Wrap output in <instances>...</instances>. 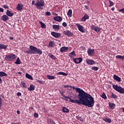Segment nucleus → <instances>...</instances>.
I'll return each instance as SVG.
<instances>
[{"label":"nucleus","instance_id":"nucleus-1","mask_svg":"<svg viewBox=\"0 0 124 124\" xmlns=\"http://www.w3.org/2000/svg\"><path fill=\"white\" fill-rule=\"evenodd\" d=\"M76 91L78 93V98L79 100H73L65 95H64L63 97L65 99L66 101H68V100H67L68 98L70 99V102H72V103H77L78 105L82 104V105L87 106L89 108H92L94 105V100L91 94H88V93L85 92L84 90L80 88H77Z\"/></svg>","mask_w":124,"mask_h":124},{"label":"nucleus","instance_id":"nucleus-2","mask_svg":"<svg viewBox=\"0 0 124 124\" xmlns=\"http://www.w3.org/2000/svg\"><path fill=\"white\" fill-rule=\"evenodd\" d=\"M30 50H28L26 51L27 54H31L35 55L36 54H38V55H42L43 52L39 48H37V47L30 46Z\"/></svg>","mask_w":124,"mask_h":124},{"label":"nucleus","instance_id":"nucleus-3","mask_svg":"<svg viewBox=\"0 0 124 124\" xmlns=\"http://www.w3.org/2000/svg\"><path fill=\"white\" fill-rule=\"evenodd\" d=\"M35 6L38 9L42 10L43 9V7L45 6V2H44V0H37L36 3L35 4Z\"/></svg>","mask_w":124,"mask_h":124},{"label":"nucleus","instance_id":"nucleus-4","mask_svg":"<svg viewBox=\"0 0 124 124\" xmlns=\"http://www.w3.org/2000/svg\"><path fill=\"white\" fill-rule=\"evenodd\" d=\"M112 88L118 93H124V88H122L121 86H118V85H112Z\"/></svg>","mask_w":124,"mask_h":124},{"label":"nucleus","instance_id":"nucleus-5","mask_svg":"<svg viewBox=\"0 0 124 124\" xmlns=\"http://www.w3.org/2000/svg\"><path fill=\"white\" fill-rule=\"evenodd\" d=\"M17 56L14 54H11L10 55H6L5 57V60H7L8 62H13L16 59Z\"/></svg>","mask_w":124,"mask_h":124},{"label":"nucleus","instance_id":"nucleus-6","mask_svg":"<svg viewBox=\"0 0 124 124\" xmlns=\"http://www.w3.org/2000/svg\"><path fill=\"white\" fill-rule=\"evenodd\" d=\"M73 61L75 63H77V64H78L83 62V59L81 57H79L78 58H73Z\"/></svg>","mask_w":124,"mask_h":124},{"label":"nucleus","instance_id":"nucleus-7","mask_svg":"<svg viewBox=\"0 0 124 124\" xmlns=\"http://www.w3.org/2000/svg\"><path fill=\"white\" fill-rule=\"evenodd\" d=\"M51 34L52 35V36H53V37H55V38H59L60 36H62V34H61V33H58L55 31H52L51 32Z\"/></svg>","mask_w":124,"mask_h":124},{"label":"nucleus","instance_id":"nucleus-8","mask_svg":"<svg viewBox=\"0 0 124 124\" xmlns=\"http://www.w3.org/2000/svg\"><path fill=\"white\" fill-rule=\"evenodd\" d=\"M91 29L93 31H96L97 32H99V31H100V28L94 25H92L91 26Z\"/></svg>","mask_w":124,"mask_h":124},{"label":"nucleus","instance_id":"nucleus-9","mask_svg":"<svg viewBox=\"0 0 124 124\" xmlns=\"http://www.w3.org/2000/svg\"><path fill=\"white\" fill-rule=\"evenodd\" d=\"M0 77H7V74L4 72H0V84H2V79Z\"/></svg>","mask_w":124,"mask_h":124},{"label":"nucleus","instance_id":"nucleus-10","mask_svg":"<svg viewBox=\"0 0 124 124\" xmlns=\"http://www.w3.org/2000/svg\"><path fill=\"white\" fill-rule=\"evenodd\" d=\"M76 25L77 26L79 31H81V32H85V30H84V27L82 26V25H80L79 24H76Z\"/></svg>","mask_w":124,"mask_h":124},{"label":"nucleus","instance_id":"nucleus-11","mask_svg":"<svg viewBox=\"0 0 124 124\" xmlns=\"http://www.w3.org/2000/svg\"><path fill=\"white\" fill-rule=\"evenodd\" d=\"M23 7H24V5L22 3H18L16 6V10L18 11H22L23 10Z\"/></svg>","mask_w":124,"mask_h":124},{"label":"nucleus","instance_id":"nucleus-12","mask_svg":"<svg viewBox=\"0 0 124 124\" xmlns=\"http://www.w3.org/2000/svg\"><path fill=\"white\" fill-rule=\"evenodd\" d=\"M63 34H65V35H67V36H72V35H73V33L67 30L63 31Z\"/></svg>","mask_w":124,"mask_h":124},{"label":"nucleus","instance_id":"nucleus-13","mask_svg":"<svg viewBox=\"0 0 124 124\" xmlns=\"http://www.w3.org/2000/svg\"><path fill=\"white\" fill-rule=\"evenodd\" d=\"M87 53L89 56H93V54H94V49H92L91 48H89L88 49Z\"/></svg>","mask_w":124,"mask_h":124},{"label":"nucleus","instance_id":"nucleus-14","mask_svg":"<svg viewBox=\"0 0 124 124\" xmlns=\"http://www.w3.org/2000/svg\"><path fill=\"white\" fill-rule=\"evenodd\" d=\"M86 63L90 65H93L95 63V61L91 59H87L86 60Z\"/></svg>","mask_w":124,"mask_h":124},{"label":"nucleus","instance_id":"nucleus-15","mask_svg":"<svg viewBox=\"0 0 124 124\" xmlns=\"http://www.w3.org/2000/svg\"><path fill=\"white\" fill-rule=\"evenodd\" d=\"M89 18H90V17H89V16H88L87 14H85L81 19V21L86 22V20L89 19Z\"/></svg>","mask_w":124,"mask_h":124},{"label":"nucleus","instance_id":"nucleus-16","mask_svg":"<svg viewBox=\"0 0 124 124\" xmlns=\"http://www.w3.org/2000/svg\"><path fill=\"white\" fill-rule=\"evenodd\" d=\"M53 20L54 21H57V22H62V18L60 16H57L53 17Z\"/></svg>","mask_w":124,"mask_h":124},{"label":"nucleus","instance_id":"nucleus-17","mask_svg":"<svg viewBox=\"0 0 124 124\" xmlns=\"http://www.w3.org/2000/svg\"><path fill=\"white\" fill-rule=\"evenodd\" d=\"M8 19H9V17L6 15H3L1 17V20L4 22H6Z\"/></svg>","mask_w":124,"mask_h":124},{"label":"nucleus","instance_id":"nucleus-18","mask_svg":"<svg viewBox=\"0 0 124 124\" xmlns=\"http://www.w3.org/2000/svg\"><path fill=\"white\" fill-rule=\"evenodd\" d=\"M113 79L115 80V81H117V82H121V78L116 75H113Z\"/></svg>","mask_w":124,"mask_h":124},{"label":"nucleus","instance_id":"nucleus-19","mask_svg":"<svg viewBox=\"0 0 124 124\" xmlns=\"http://www.w3.org/2000/svg\"><path fill=\"white\" fill-rule=\"evenodd\" d=\"M6 14L7 16H9V17H12V16L14 15V13H12L9 10L6 11Z\"/></svg>","mask_w":124,"mask_h":124},{"label":"nucleus","instance_id":"nucleus-20","mask_svg":"<svg viewBox=\"0 0 124 124\" xmlns=\"http://www.w3.org/2000/svg\"><path fill=\"white\" fill-rule=\"evenodd\" d=\"M67 50H68V47L62 46L60 48V52L62 53V52H65V51H67Z\"/></svg>","mask_w":124,"mask_h":124},{"label":"nucleus","instance_id":"nucleus-21","mask_svg":"<svg viewBox=\"0 0 124 124\" xmlns=\"http://www.w3.org/2000/svg\"><path fill=\"white\" fill-rule=\"evenodd\" d=\"M55 46V42L53 41H50L48 46H47L48 47H51V48H53Z\"/></svg>","mask_w":124,"mask_h":124},{"label":"nucleus","instance_id":"nucleus-22","mask_svg":"<svg viewBox=\"0 0 124 124\" xmlns=\"http://www.w3.org/2000/svg\"><path fill=\"white\" fill-rule=\"evenodd\" d=\"M109 95L110 97H111V98H114V99H116V98H117V94H115L113 92H110Z\"/></svg>","mask_w":124,"mask_h":124},{"label":"nucleus","instance_id":"nucleus-23","mask_svg":"<svg viewBox=\"0 0 124 124\" xmlns=\"http://www.w3.org/2000/svg\"><path fill=\"white\" fill-rule=\"evenodd\" d=\"M25 77L27 78V79H29V80H33V78H32V77L31 75L28 74V73H26Z\"/></svg>","mask_w":124,"mask_h":124},{"label":"nucleus","instance_id":"nucleus-24","mask_svg":"<svg viewBox=\"0 0 124 124\" xmlns=\"http://www.w3.org/2000/svg\"><path fill=\"white\" fill-rule=\"evenodd\" d=\"M108 106L110 107V108L112 109V110L115 109V107L116 106V105L114 103H109Z\"/></svg>","mask_w":124,"mask_h":124},{"label":"nucleus","instance_id":"nucleus-25","mask_svg":"<svg viewBox=\"0 0 124 124\" xmlns=\"http://www.w3.org/2000/svg\"><path fill=\"white\" fill-rule=\"evenodd\" d=\"M34 89H35L34 85L31 84V85H30V87L28 88V91L31 92L32 91H34Z\"/></svg>","mask_w":124,"mask_h":124},{"label":"nucleus","instance_id":"nucleus-26","mask_svg":"<svg viewBox=\"0 0 124 124\" xmlns=\"http://www.w3.org/2000/svg\"><path fill=\"white\" fill-rule=\"evenodd\" d=\"M20 87L21 88H24L25 89H27V84L23 81H21L20 83Z\"/></svg>","mask_w":124,"mask_h":124},{"label":"nucleus","instance_id":"nucleus-27","mask_svg":"<svg viewBox=\"0 0 124 124\" xmlns=\"http://www.w3.org/2000/svg\"><path fill=\"white\" fill-rule=\"evenodd\" d=\"M67 16L69 18L72 17V10L69 9L67 12Z\"/></svg>","mask_w":124,"mask_h":124},{"label":"nucleus","instance_id":"nucleus-28","mask_svg":"<svg viewBox=\"0 0 124 124\" xmlns=\"http://www.w3.org/2000/svg\"><path fill=\"white\" fill-rule=\"evenodd\" d=\"M0 48L5 50V49H7V47H8V45H5L3 44H0Z\"/></svg>","mask_w":124,"mask_h":124},{"label":"nucleus","instance_id":"nucleus-29","mask_svg":"<svg viewBox=\"0 0 124 124\" xmlns=\"http://www.w3.org/2000/svg\"><path fill=\"white\" fill-rule=\"evenodd\" d=\"M48 57L50 58L52 60H54V61H56L57 60V58L55 57L53 55L51 54V53L48 54Z\"/></svg>","mask_w":124,"mask_h":124},{"label":"nucleus","instance_id":"nucleus-30","mask_svg":"<svg viewBox=\"0 0 124 124\" xmlns=\"http://www.w3.org/2000/svg\"><path fill=\"white\" fill-rule=\"evenodd\" d=\"M62 111L63 113H69V109L64 107L62 108Z\"/></svg>","mask_w":124,"mask_h":124},{"label":"nucleus","instance_id":"nucleus-31","mask_svg":"<svg viewBox=\"0 0 124 124\" xmlns=\"http://www.w3.org/2000/svg\"><path fill=\"white\" fill-rule=\"evenodd\" d=\"M57 75H63V76H67V75H68V74L65 73L64 72H58L57 73Z\"/></svg>","mask_w":124,"mask_h":124},{"label":"nucleus","instance_id":"nucleus-32","mask_svg":"<svg viewBox=\"0 0 124 124\" xmlns=\"http://www.w3.org/2000/svg\"><path fill=\"white\" fill-rule=\"evenodd\" d=\"M74 56H76V54H75V52L74 51L69 54V57H70V58H73Z\"/></svg>","mask_w":124,"mask_h":124},{"label":"nucleus","instance_id":"nucleus-33","mask_svg":"<svg viewBox=\"0 0 124 124\" xmlns=\"http://www.w3.org/2000/svg\"><path fill=\"white\" fill-rule=\"evenodd\" d=\"M52 28L53 29H54V30H58L59 31V30H60V25H53L52 26Z\"/></svg>","mask_w":124,"mask_h":124},{"label":"nucleus","instance_id":"nucleus-34","mask_svg":"<svg viewBox=\"0 0 124 124\" xmlns=\"http://www.w3.org/2000/svg\"><path fill=\"white\" fill-rule=\"evenodd\" d=\"M15 63H16V64H20L21 63V60H20L19 57L17 58L16 62H15Z\"/></svg>","mask_w":124,"mask_h":124},{"label":"nucleus","instance_id":"nucleus-35","mask_svg":"<svg viewBox=\"0 0 124 124\" xmlns=\"http://www.w3.org/2000/svg\"><path fill=\"white\" fill-rule=\"evenodd\" d=\"M46 77L48 80H54L55 79V76L47 75Z\"/></svg>","mask_w":124,"mask_h":124},{"label":"nucleus","instance_id":"nucleus-36","mask_svg":"<svg viewBox=\"0 0 124 124\" xmlns=\"http://www.w3.org/2000/svg\"><path fill=\"white\" fill-rule=\"evenodd\" d=\"M39 23L41 25L42 29H46V25H45V24L43 23V22L41 21H39Z\"/></svg>","mask_w":124,"mask_h":124},{"label":"nucleus","instance_id":"nucleus-37","mask_svg":"<svg viewBox=\"0 0 124 124\" xmlns=\"http://www.w3.org/2000/svg\"><path fill=\"white\" fill-rule=\"evenodd\" d=\"M48 124H56V123L54 122V120L53 119H48Z\"/></svg>","mask_w":124,"mask_h":124},{"label":"nucleus","instance_id":"nucleus-38","mask_svg":"<svg viewBox=\"0 0 124 124\" xmlns=\"http://www.w3.org/2000/svg\"><path fill=\"white\" fill-rule=\"evenodd\" d=\"M116 59H120L122 61L124 60V56H122V55H117L116 56Z\"/></svg>","mask_w":124,"mask_h":124},{"label":"nucleus","instance_id":"nucleus-39","mask_svg":"<svg viewBox=\"0 0 124 124\" xmlns=\"http://www.w3.org/2000/svg\"><path fill=\"white\" fill-rule=\"evenodd\" d=\"M101 97L102 98H104V99H106L107 98V96H106V94H105V93H103V94L101 95Z\"/></svg>","mask_w":124,"mask_h":124},{"label":"nucleus","instance_id":"nucleus-40","mask_svg":"<svg viewBox=\"0 0 124 124\" xmlns=\"http://www.w3.org/2000/svg\"><path fill=\"white\" fill-rule=\"evenodd\" d=\"M92 70H94V71H97L98 70V67H93L91 68Z\"/></svg>","mask_w":124,"mask_h":124},{"label":"nucleus","instance_id":"nucleus-41","mask_svg":"<svg viewBox=\"0 0 124 124\" xmlns=\"http://www.w3.org/2000/svg\"><path fill=\"white\" fill-rule=\"evenodd\" d=\"M105 122H107V123H111V119L110 118H105Z\"/></svg>","mask_w":124,"mask_h":124},{"label":"nucleus","instance_id":"nucleus-42","mask_svg":"<svg viewBox=\"0 0 124 124\" xmlns=\"http://www.w3.org/2000/svg\"><path fill=\"white\" fill-rule=\"evenodd\" d=\"M109 7H111V6H113V5H114V2L111 1V0H109Z\"/></svg>","mask_w":124,"mask_h":124},{"label":"nucleus","instance_id":"nucleus-43","mask_svg":"<svg viewBox=\"0 0 124 124\" xmlns=\"http://www.w3.org/2000/svg\"><path fill=\"white\" fill-rule=\"evenodd\" d=\"M37 83H39V84H41L43 85V84H44V81H42V80L37 79Z\"/></svg>","mask_w":124,"mask_h":124},{"label":"nucleus","instance_id":"nucleus-44","mask_svg":"<svg viewBox=\"0 0 124 124\" xmlns=\"http://www.w3.org/2000/svg\"><path fill=\"white\" fill-rule=\"evenodd\" d=\"M77 120H78V121H80V122H83V119H82V117H77Z\"/></svg>","mask_w":124,"mask_h":124},{"label":"nucleus","instance_id":"nucleus-45","mask_svg":"<svg viewBox=\"0 0 124 124\" xmlns=\"http://www.w3.org/2000/svg\"><path fill=\"white\" fill-rule=\"evenodd\" d=\"M62 25L64 28H66V27H67V24L66 23V22H63Z\"/></svg>","mask_w":124,"mask_h":124},{"label":"nucleus","instance_id":"nucleus-46","mask_svg":"<svg viewBox=\"0 0 124 124\" xmlns=\"http://www.w3.org/2000/svg\"><path fill=\"white\" fill-rule=\"evenodd\" d=\"M46 15L47 16H51V14L50 12H46Z\"/></svg>","mask_w":124,"mask_h":124},{"label":"nucleus","instance_id":"nucleus-47","mask_svg":"<svg viewBox=\"0 0 124 124\" xmlns=\"http://www.w3.org/2000/svg\"><path fill=\"white\" fill-rule=\"evenodd\" d=\"M34 117L35 118H38V114L36 112L34 113Z\"/></svg>","mask_w":124,"mask_h":124},{"label":"nucleus","instance_id":"nucleus-48","mask_svg":"<svg viewBox=\"0 0 124 124\" xmlns=\"http://www.w3.org/2000/svg\"><path fill=\"white\" fill-rule=\"evenodd\" d=\"M2 100H1V97H0V108L1 107V105H2Z\"/></svg>","mask_w":124,"mask_h":124},{"label":"nucleus","instance_id":"nucleus-49","mask_svg":"<svg viewBox=\"0 0 124 124\" xmlns=\"http://www.w3.org/2000/svg\"><path fill=\"white\" fill-rule=\"evenodd\" d=\"M3 7H4V8H6L7 9H8L9 8L7 5H3Z\"/></svg>","mask_w":124,"mask_h":124},{"label":"nucleus","instance_id":"nucleus-50","mask_svg":"<svg viewBox=\"0 0 124 124\" xmlns=\"http://www.w3.org/2000/svg\"><path fill=\"white\" fill-rule=\"evenodd\" d=\"M119 12L124 14V8L119 10Z\"/></svg>","mask_w":124,"mask_h":124},{"label":"nucleus","instance_id":"nucleus-51","mask_svg":"<svg viewBox=\"0 0 124 124\" xmlns=\"http://www.w3.org/2000/svg\"><path fill=\"white\" fill-rule=\"evenodd\" d=\"M64 88H72V86L70 85H64Z\"/></svg>","mask_w":124,"mask_h":124},{"label":"nucleus","instance_id":"nucleus-52","mask_svg":"<svg viewBox=\"0 0 124 124\" xmlns=\"http://www.w3.org/2000/svg\"><path fill=\"white\" fill-rule=\"evenodd\" d=\"M21 95H22V93H21L18 92V93H17V96H21Z\"/></svg>","mask_w":124,"mask_h":124},{"label":"nucleus","instance_id":"nucleus-53","mask_svg":"<svg viewBox=\"0 0 124 124\" xmlns=\"http://www.w3.org/2000/svg\"><path fill=\"white\" fill-rule=\"evenodd\" d=\"M34 4L35 5V1L34 0H32L31 5H34Z\"/></svg>","mask_w":124,"mask_h":124},{"label":"nucleus","instance_id":"nucleus-54","mask_svg":"<svg viewBox=\"0 0 124 124\" xmlns=\"http://www.w3.org/2000/svg\"><path fill=\"white\" fill-rule=\"evenodd\" d=\"M0 12H3V9L0 7Z\"/></svg>","mask_w":124,"mask_h":124},{"label":"nucleus","instance_id":"nucleus-55","mask_svg":"<svg viewBox=\"0 0 124 124\" xmlns=\"http://www.w3.org/2000/svg\"><path fill=\"white\" fill-rule=\"evenodd\" d=\"M9 38L11 40H13V39H14V38L13 37H12V36L10 37Z\"/></svg>","mask_w":124,"mask_h":124},{"label":"nucleus","instance_id":"nucleus-56","mask_svg":"<svg viewBox=\"0 0 124 124\" xmlns=\"http://www.w3.org/2000/svg\"><path fill=\"white\" fill-rule=\"evenodd\" d=\"M18 74H19V75H22V74H23V73L21 72H18Z\"/></svg>","mask_w":124,"mask_h":124},{"label":"nucleus","instance_id":"nucleus-57","mask_svg":"<svg viewBox=\"0 0 124 124\" xmlns=\"http://www.w3.org/2000/svg\"><path fill=\"white\" fill-rule=\"evenodd\" d=\"M85 8H86V9H89V6H88L87 5H85Z\"/></svg>","mask_w":124,"mask_h":124},{"label":"nucleus","instance_id":"nucleus-58","mask_svg":"<svg viewBox=\"0 0 124 124\" xmlns=\"http://www.w3.org/2000/svg\"><path fill=\"white\" fill-rule=\"evenodd\" d=\"M16 113H17V114H20V110H17V111H16Z\"/></svg>","mask_w":124,"mask_h":124},{"label":"nucleus","instance_id":"nucleus-59","mask_svg":"<svg viewBox=\"0 0 124 124\" xmlns=\"http://www.w3.org/2000/svg\"><path fill=\"white\" fill-rule=\"evenodd\" d=\"M111 10L112 11H114V10H115V7H112V8H111Z\"/></svg>","mask_w":124,"mask_h":124},{"label":"nucleus","instance_id":"nucleus-60","mask_svg":"<svg viewBox=\"0 0 124 124\" xmlns=\"http://www.w3.org/2000/svg\"><path fill=\"white\" fill-rule=\"evenodd\" d=\"M72 88H73V89H74V90H76V89H79V88H75V87L74 86H73Z\"/></svg>","mask_w":124,"mask_h":124},{"label":"nucleus","instance_id":"nucleus-61","mask_svg":"<svg viewBox=\"0 0 124 124\" xmlns=\"http://www.w3.org/2000/svg\"><path fill=\"white\" fill-rule=\"evenodd\" d=\"M53 15H55V16H58V14L54 13L53 14Z\"/></svg>","mask_w":124,"mask_h":124},{"label":"nucleus","instance_id":"nucleus-62","mask_svg":"<svg viewBox=\"0 0 124 124\" xmlns=\"http://www.w3.org/2000/svg\"><path fill=\"white\" fill-rule=\"evenodd\" d=\"M21 102H24V100L20 99Z\"/></svg>","mask_w":124,"mask_h":124},{"label":"nucleus","instance_id":"nucleus-63","mask_svg":"<svg viewBox=\"0 0 124 124\" xmlns=\"http://www.w3.org/2000/svg\"><path fill=\"white\" fill-rule=\"evenodd\" d=\"M123 112H124V108H122Z\"/></svg>","mask_w":124,"mask_h":124},{"label":"nucleus","instance_id":"nucleus-64","mask_svg":"<svg viewBox=\"0 0 124 124\" xmlns=\"http://www.w3.org/2000/svg\"><path fill=\"white\" fill-rule=\"evenodd\" d=\"M31 109L32 110H33V108L31 107Z\"/></svg>","mask_w":124,"mask_h":124}]
</instances>
